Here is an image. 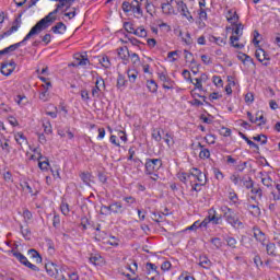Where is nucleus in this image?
I'll list each match as a JSON object with an SVG mask.
<instances>
[{"label": "nucleus", "instance_id": "1", "mask_svg": "<svg viewBox=\"0 0 280 280\" xmlns=\"http://www.w3.org/2000/svg\"><path fill=\"white\" fill-rule=\"evenodd\" d=\"M220 210L223 213L225 222H228L230 226H233V229H242V226H244V223L240 220L238 212H235V210L229 208V206H222Z\"/></svg>", "mask_w": 280, "mask_h": 280}, {"label": "nucleus", "instance_id": "2", "mask_svg": "<svg viewBox=\"0 0 280 280\" xmlns=\"http://www.w3.org/2000/svg\"><path fill=\"white\" fill-rule=\"evenodd\" d=\"M54 21H56V15H54V13L50 12L48 15H46L44 19L39 20L31 28V31L27 33L26 38H32V36H38V34H40V32H43L44 30H47V27H49V25H51V23H54Z\"/></svg>", "mask_w": 280, "mask_h": 280}, {"label": "nucleus", "instance_id": "3", "mask_svg": "<svg viewBox=\"0 0 280 280\" xmlns=\"http://www.w3.org/2000/svg\"><path fill=\"white\" fill-rule=\"evenodd\" d=\"M163 167L162 159H147L144 164V174H154Z\"/></svg>", "mask_w": 280, "mask_h": 280}, {"label": "nucleus", "instance_id": "4", "mask_svg": "<svg viewBox=\"0 0 280 280\" xmlns=\"http://www.w3.org/2000/svg\"><path fill=\"white\" fill-rule=\"evenodd\" d=\"M234 28H233V34L230 37V43L232 45V47H235V49H244L243 44H235V42L240 40V36H242V34H244V25L242 23L238 24H234Z\"/></svg>", "mask_w": 280, "mask_h": 280}, {"label": "nucleus", "instance_id": "5", "mask_svg": "<svg viewBox=\"0 0 280 280\" xmlns=\"http://www.w3.org/2000/svg\"><path fill=\"white\" fill-rule=\"evenodd\" d=\"M175 3L177 5V11L179 14H182L189 23H194V16L191 15V12H189V8L187 7V3L183 0H175Z\"/></svg>", "mask_w": 280, "mask_h": 280}, {"label": "nucleus", "instance_id": "6", "mask_svg": "<svg viewBox=\"0 0 280 280\" xmlns=\"http://www.w3.org/2000/svg\"><path fill=\"white\" fill-rule=\"evenodd\" d=\"M97 75V72H95ZM102 89H106V83L102 77H96L95 86L92 88V96L100 97V93H102Z\"/></svg>", "mask_w": 280, "mask_h": 280}, {"label": "nucleus", "instance_id": "7", "mask_svg": "<svg viewBox=\"0 0 280 280\" xmlns=\"http://www.w3.org/2000/svg\"><path fill=\"white\" fill-rule=\"evenodd\" d=\"M158 75L159 80L163 82V89H166L167 91L174 90V84L176 83L165 72H159Z\"/></svg>", "mask_w": 280, "mask_h": 280}, {"label": "nucleus", "instance_id": "8", "mask_svg": "<svg viewBox=\"0 0 280 280\" xmlns=\"http://www.w3.org/2000/svg\"><path fill=\"white\" fill-rule=\"evenodd\" d=\"M16 69V62L14 60H11L9 63L3 62L1 63V73L2 75H12L14 73V70Z\"/></svg>", "mask_w": 280, "mask_h": 280}, {"label": "nucleus", "instance_id": "9", "mask_svg": "<svg viewBox=\"0 0 280 280\" xmlns=\"http://www.w3.org/2000/svg\"><path fill=\"white\" fill-rule=\"evenodd\" d=\"M19 27H21V14L19 15V18L15 19L14 25L11 28H9L7 32L0 34V40H3V38H5L8 36H12V33L18 32Z\"/></svg>", "mask_w": 280, "mask_h": 280}, {"label": "nucleus", "instance_id": "10", "mask_svg": "<svg viewBox=\"0 0 280 280\" xmlns=\"http://www.w3.org/2000/svg\"><path fill=\"white\" fill-rule=\"evenodd\" d=\"M38 167L42 170V172H47L49 170V160L45 156H43L42 153H38Z\"/></svg>", "mask_w": 280, "mask_h": 280}, {"label": "nucleus", "instance_id": "11", "mask_svg": "<svg viewBox=\"0 0 280 280\" xmlns=\"http://www.w3.org/2000/svg\"><path fill=\"white\" fill-rule=\"evenodd\" d=\"M208 218H209V221L212 222V224H221L222 223V214H220L218 217V212L213 208H211L209 210Z\"/></svg>", "mask_w": 280, "mask_h": 280}, {"label": "nucleus", "instance_id": "12", "mask_svg": "<svg viewBox=\"0 0 280 280\" xmlns=\"http://www.w3.org/2000/svg\"><path fill=\"white\" fill-rule=\"evenodd\" d=\"M131 12L135 13L136 19H141L143 16V10L141 9V4L137 0H133L131 2Z\"/></svg>", "mask_w": 280, "mask_h": 280}, {"label": "nucleus", "instance_id": "13", "mask_svg": "<svg viewBox=\"0 0 280 280\" xmlns=\"http://www.w3.org/2000/svg\"><path fill=\"white\" fill-rule=\"evenodd\" d=\"M162 13L166 16H172V14H176V10H174V7L172 5V2H163L161 4Z\"/></svg>", "mask_w": 280, "mask_h": 280}, {"label": "nucleus", "instance_id": "14", "mask_svg": "<svg viewBox=\"0 0 280 280\" xmlns=\"http://www.w3.org/2000/svg\"><path fill=\"white\" fill-rule=\"evenodd\" d=\"M89 261L90 264H93V266H104V257L100 254H91Z\"/></svg>", "mask_w": 280, "mask_h": 280}, {"label": "nucleus", "instance_id": "15", "mask_svg": "<svg viewBox=\"0 0 280 280\" xmlns=\"http://www.w3.org/2000/svg\"><path fill=\"white\" fill-rule=\"evenodd\" d=\"M74 58L78 61V63H72V67H86V65H90L91 62L89 58L80 54L74 55Z\"/></svg>", "mask_w": 280, "mask_h": 280}, {"label": "nucleus", "instance_id": "16", "mask_svg": "<svg viewBox=\"0 0 280 280\" xmlns=\"http://www.w3.org/2000/svg\"><path fill=\"white\" fill-rule=\"evenodd\" d=\"M255 56L258 60V62H264V60H270V55L266 52L261 47L258 46V49H256Z\"/></svg>", "mask_w": 280, "mask_h": 280}, {"label": "nucleus", "instance_id": "17", "mask_svg": "<svg viewBox=\"0 0 280 280\" xmlns=\"http://www.w3.org/2000/svg\"><path fill=\"white\" fill-rule=\"evenodd\" d=\"M27 40H30V38H27V35L23 38L22 42L15 43L13 45H10L9 47L4 48V52L5 54H10L12 51H16V49H19V47H21V45H25V43H27Z\"/></svg>", "mask_w": 280, "mask_h": 280}, {"label": "nucleus", "instance_id": "18", "mask_svg": "<svg viewBox=\"0 0 280 280\" xmlns=\"http://www.w3.org/2000/svg\"><path fill=\"white\" fill-rule=\"evenodd\" d=\"M247 211H249L253 218H259L261 215V209L257 205L248 203Z\"/></svg>", "mask_w": 280, "mask_h": 280}, {"label": "nucleus", "instance_id": "19", "mask_svg": "<svg viewBox=\"0 0 280 280\" xmlns=\"http://www.w3.org/2000/svg\"><path fill=\"white\" fill-rule=\"evenodd\" d=\"M226 19L231 25H238L237 21H240V15H237V12L233 11V9L228 11Z\"/></svg>", "mask_w": 280, "mask_h": 280}, {"label": "nucleus", "instance_id": "20", "mask_svg": "<svg viewBox=\"0 0 280 280\" xmlns=\"http://www.w3.org/2000/svg\"><path fill=\"white\" fill-rule=\"evenodd\" d=\"M199 266H201V268H205L206 270H209L211 266H213V262H211V259H209L207 255H203L199 257Z\"/></svg>", "mask_w": 280, "mask_h": 280}, {"label": "nucleus", "instance_id": "21", "mask_svg": "<svg viewBox=\"0 0 280 280\" xmlns=\"http://www.w3.org/2000/svg\"><path fill=\"white\" fill-rule=\"evenodd\" d=\"M254 237L257 242H266V234L259 229V226H254Z\"/></svg>", "mask_w": 280, "mask_h": 280}, {"label": "nucleus", "instance_id": "22", "mask_svg": "<svg viewBox=\"0 0 280 280\" xmlns=\"http://www.w3.org/2000/svg\"><path fill=\"white\" fill-rule=\"evenodd\" d=\"M27 254L31 257V259H35L36 264L43 262V257H40V254L38 253V250L32 248V249H28Z\"/></svg>", "mask_w": 280, "mask_h": 280}, {"label": "nucleus", "instance_id": "23", "mask_svg": "<svg viewBox=\"0 0 280 280\" xmlns=\"http://www.w3.org/2000/svg\"><path fill=\"white\" fill-rule=\"evenodd\" d=\"M117 51H118V56L121 60H128V58H130V50H128V48L126 46L119 47L117 49Z\"/></svg>", "mask_w": 280, "mask_h": 280}, {"label": "nucleus", "instance_id": "24", "mask_svg": "<svg viewBox=\"0 0 280 280\" xmlns=\"http://www.w3.org/2000/svg\"><path fill=\"white\" fill-rule=\"evenodd\" d=\"M51 32H54V34H63V32H67V25H65L62 22H59L51 27Z\"/></svg>", "mask_w": 280, "mask_h": 280}, {"label": "nucleus", "instance_id": "25", "mask_svg": "<svg viewBox=\"0 0 280 280\" xmlns=\"http://www.w3.org/2000/svg\"><path fill=\"white\" fill-rule=\"evenodd\" d=\"M112 213H124V206L121 205V201L112 202Z\"/></svg>", "mask_w": 280, "mask_h": 280}, {"label": "nucleus", "instance_id": "26", "mask_svg": "<svg viewBox=\"0 0 280 280\" xmlns=\"http://www.w3.org/2000/svg\"><path fill=\"white\" fill-rule=\"evenodd\" d=\"M14 137L16 143L21 145V148H23V145H27V138H25V135H23V132H18Z\"/></svg>", "mask_w": 280, "mask_h": 280}, {"label": "nucleus", "instance_id": "27", "mask_svg": "<svg viewBox=\"0 0 280 280\" xmlns=\"http://www.w3.org/2000/svg\"><path fill=\"white\" fill-rule=\"evenodd\" d=\"M13 253V257H15V259H18V261H20V264H22V266H26V264L30 261L27 260V257H25V255H23L21 252H12Z\"/></svg>", "mask_w": 280, "mask_h": 280}, {"label": "nucleus", "instance_id": "28", "mask_svg": "<svg viewBox=\"0 0 280 280\" xmlns=\"http://www.w3.org/2000/svg\"><path fill=\"white\" fill-rule=\"evenodd\" d=\"M147 275H151V272H153L155 275V277H159L160 272H159V267L152 262H147Z\"/></svg>", "mask_w": 280, "mask_h": 280}, {"label": "nucleus", "instance_id": "29", "mask_svg": "<svg viewBox=\"0 0 280 280\" xmlns=\"http://www.w3.org/2000/svg\"><path fill=\"white\" fill-rule=\"evenodd\" d=\"M45 269L49 277H54L56 275V270L58 269V265L50 262L45 266Z\"/></svg>", "mask_w": 280, "mask_h": 280}, {"label": "nucleus", "instance_id": "30", "mask_svg": "<svg viewBox=\"0 0 280 280\" xmlns=\"http://www.w3.org/2000/svg\"><path fill=\"white\" fill-rule=\"evenodd\" d=\"M147 89H149L150 93H156L159 91V84L154 80H149L147 81Z\"/></svg>", "mask_w": 280, "mask_h": 280}, {"label": "nucleus", "instance_id": "31", "mask_svg": "<svg viewBox=\"0 0 280 280\" xmlns=\"http://www.w3.org/2000/svg\"><path fill=\"white\" fill-rule=\"evenodd\" d=\"M127 75H128L129 82H131V84H135V82H137V78L139 75V72L135 69L128 70Z\"/></svg>", "mask_w": 280, "mask_h": 280}, {"label": "nucleus", "instance_id": "32", "mask_svg": "<svg viewBox=\"0 0 280 280\" xmlns=\"http://www.w3.org/2000/svg\"><path fill=\"white\" fill-rule=\"evenodd\" d=\"M198 147L201 149L200 153H199V159H209V156H211V152L209 151V149H205V147L199 142Z\"/></svg>", "mask_w": 280, "mask_h": 280}, {"label": "nucleus", "instance_id": "33", "mask_svg": "<svg viewBox=\"0 0 280 280\" xmlns=\"http://www.w3.org/2000/svg\"><path fill=\"white\" fill-rule=\"evenodd\" d=\"M66 275H67V271L62 270V268L60 267H57V270L52 276V278L57 280H65Z\"/></svg>", "mask_w": 280, "mask_h": 280}, {"label": "nucleus", "instance_id": "34", "mask_svg": "<svg viewBox=\"0 0 280 280\" xmlns=\"http://www.w3.org/2000/svg\"><path fill=\"white\" fill-rule=\"evenodd\" d=\"M241 182L247 189H253V187H255V182H253L252 177H247V179L246 177H242Z\"/></svg>", "mask_w": 280, "mask_h": 280}, {"label": "nucleus", "instance_id": "35", "mask_svg": "<svg viewBox=\"0 0 280 280\" xmlns=\"http://www.w3.org/2000/svg\"><path fill=\"white\" fill-rule=\"evenodd\" d=\"M80 178L85 185L91 187V178H93V175H91V173H81Z\"/></svg>", "mask_w": 280, "mask_h": 280}, {"label": "nucleus", "instance_id": "36", "mask_svg": "<svg viewBox=\"0 0 280 280\" xmlns=\"http://www.w3.org/2000/svg\"><path fill=\"white\" fill-rule=\"evenodd\" d=\"M100 63L102 65V67H104V69H110V67H112L110 58H108V56H106V55H104L100 59Z\"/></svg>", "mask_w": 280, "mask_h": 280}, {"label": "nucleus", "instance_id": "37", "mask_svg": "<svg viewBox=\"0 0 280 280\" xmlns=\"http://www.w3.org/2000/svg\"><path fill=\"white\" fill-rule=\"evenodd\" d=\"M224 241L226 242V245L230 247V248H237V240H235V237L233 236H226L224 238Z\"/></svg>", "mask_w": 280, "mask_h": 280}, {"label": "nucleus", "instance_id": "38", "mask_svg": "<svg viewBox=\"0 0 280 280\" xmlns=\"http://www.w3.org/2000/svg\"><path fill=\"white\" fill-rule=\"evenodd\" d=\"M210 243L214 246L215 250H220V248L223 246L222 240L220 237H212Z\"/></svg>", "mask_w": 280, "mask_h": 280}, {"label": "nucleus", "instance_id": "39", "mask_svg": "<svg viewBox=\"0 0 280 280\" xmlns=\"http://www.w3.org/2000/svg\"><path fill=\"white\" fill-rule=\"evenodd\" d=\"M135 36H139L140 38H145L148 36V31L143 28V26H140L133 31Z\"/></svg>", "mask_w": 280, "mask_h": 280}, {"label": "nucleus", "instance_id": "40", "mask_svg": "<svg viewBox=\"0 0 280 280\" xmlns=\"http://www.w3.org/2000/svg\"><path fill=\"white\" fill-rule=\"evenodd\" d=\"M113 213V203L101 207V215H110Z\"/></svg>", "mask_w": 280, "mask_h": 280}, {"label": "nucleus", "instance_id": "41", "mask_svg": "<svg viewBox=\"0 0 280 280\" xmlns=\"http://www.w3.org/2000/svg\"><path fill=\"white\" fill-rule=\"evenodd\" d=\"M177 178L180 180V183L186 184L187 180H189V178H191V174L182 172V173L177 174Z\"/></svg>", "mask_w": 280, "mask_h": 280}, {"label": "nucleus", "instance_id": "42", "mask_svg": "<svg viewBox=\"0 0 280 280\" xmlns=\"http://www.w3.org/2000/svg\"><path fill=\"white\" fill-rule=\"evenodd\" d=\"M253 141H260L261 145H266V143H268V137H266V135H258V136H254Z\"/></svg>", "mask_w": 280, "mask_h": 280}, {"label": "nucleus", "instance_id": "43", "mask_svg": "<svg viewBox=\"0 0 280 280\" xmlns=\"http://www.w3.org/2000/svg\"><path fill=\"white\" fill-rule=\"evenodd\" d=\"M255 118H256V124H257L258 121H260V124H258V126H264V125H266V118L264 117V113H262V112H257Z\"/></svg>", "mask_w": 280, "mask_h": 280}, {"label": "nucleus", "instance_id": "44", "mask_svg": "<svg viewBox=\"0 0 280 280\" xmlns=\"http://www.w3.org/2000/svg\"><path fill=\"white\" fill-rule=\"evenodd\" d=\"M60 209H61V213L63 215H69L71 209L69 208V203L62 201L61 205H60Z\"/></svg>", "mask_w": 280, "mask_h": 280}, {"label": "nucleus", "instance_id": "45", "mask_svg": "<svg viewBox=\"0 0 280 280\" xmlns=\"http://www.w3.org/2000/svg\"><path fill=\"white\" fill-rule=\"evenodd\" d=\"M152 139H154V141H158V143L161 142L163 140V137L161 136V130L153 129Z\"/></svg>", "mask_w": 280, "mask_h": 280}, {"label": "nucleus", "instance_id": "46", "mask_svg": "<svg viewBox=\"0 0 280 280\" xmlns=\"http://www.w3.org/2000/svg\"><path fill=\"white\" fill-rule=\"evenodd\" d=\"M121 86H126V77L124 74L119 73L117 78V88L121 89Z\"/></svg>", "mask_w": 280, "mask_h": 280}, {"label": "nucleus", "instance_id": "47", "mask_svg": "<svg viewBox=\"0 0 280 280\" xmlns=\"http://www.w3.org/2000/svg\"><path fill=\"white\" fill-rule=\"evenodd\" d=\"M184 54H185L186 62H191V65H194L196 62V59H194V54H191L188 50H184Z\"/></svg>", "mask_w": 280, "mask_h": 280}, {"label": "nucleus", "instance_id": "48", "mask_svg": "<svg viewBox=\"0 0 280 280\" xmlns=\"http://www.w3.org/2000/svg\"><path fill=\"white\" fill-rule=\"evenodd\" d=\"M261 183H262V185H265V187H272V183H275V182L272 180V178L270 176H267V177L261 178Z\"/></svg>", "mask_w": 280, "mask_h": 280}, {"label": "nucleus", "instance_id": "49", "mask_svg": "<svg viewBox=\"0 0 280 280\" xmlns=\"http://www.w3.org/2000/svg\"><path fill=\"white\" fill-rule=\"evenodd\" d=\"M124 28H125L126 32H128L129 34H133V32H135V26L132 25L131 22H125V23H124Z\"/></svg>", "mask_w": 280, "mask_h": 280}, {"label": "nucleus", "instance_id": "50", "mask_svg": "<svg viewBox=\"0 0 280 280\" xmlns=\"http://www.w3.org/2000/svg\"><path fill=\"white\" fill-rule=\"evenodd\" d=\"M122 12H132V3L128 1L122 2Z\"/></svg>", "mask_w": 280, "mask_h": 280}, {"label": "nucleus", "instance_id": "51", "mask_svg": "<svg viewBox=\"0 0 280 280\" xmlns=\"http://www.w3.org/2000/svg\"><path fill=\"white\" fill-rule=\"evenodd\" d=\"M230 180H232L234 185H240V180H242V178L240 177V174L234 173L230 176Z\"/></svg>", "mask_w": 280, "mask_h": 280}, {"label": "nucleus", "instance_id": "52", "mask_svg": "<svg viewBox=\"0 0 280 280\" xmlns=\"http://www.w3.org/2000/svg\"><path fill=\"white\" fill-rule=\"evenodd\" d=\"M63 280H78V273L75 272H66Z\"/></svg>", "mask_w": 280, "mask_h": 280}, {"label": "nucleus", "instance_id": "53", "mask_svg": "<svg viewBox=\"0 0 280 280\" xmlns=\"http://www.w3.org/2000/svg\"><path fill=\"white\" fill-rule=\"evenodd\" d=\"M52 226L55 229H58L60 226V215L59 214H54Z\"/></svg>", "mask_w": 280, "mask_h": 280}, {"label": "nucleus", "instance_id": "54", "mask_svg": "<svg viewBox=\"0 0 280 280\" xmlns=\"http://www.w3.org/2000/svg\"><path fill=\"white\" fill-rule=\"evenodd\" d=\"M188 174H190V176H194V178H197L198 176H202V171L194 167L191 168V172Z\"/></svg>", "mask_w": 280, "mask_h": 280}, {"label": "nucleus", "instance_id": "55", "mask_svg": "<svg viewBox=\"0 0 280 280\" xmlns=\"http://www.w3.org/2000/svg\"><path fill=\"white\" fill-rule=\"evenodd\" d=\"M207 182H205L203 184H191V191H202V186L206 185Z\"/></svg>", "mask_w": 280, "mask_h": 280}, {"label": "nucleus", "instance_id": "56", "mask_svg": "<svg viewBox=\"0 0 280 280\" xmlns=\"http://www.w3.org/2000/svg\"><path fill=\"white\" fill-rule=\"evenodd\" d=\"M229 200H231V202H233V205H237V194H235V191H231L229 192Z\"/></svg>", "mask_w": 280, "mask_h": 280}, {"label": "nucleus", "instance_id": "57", "mask_svg": "<svg viewBox=\"0 0 280 280\" xmlns=\"http://www.w3.org/2000/svg\"><path fill=\"white\" fill-rule=\"evenodd\" d=\"M81 98L83 100V102H89L91 100V96L89 95L86 89L81 90Z\"/></svg>", "mask_w": 280, "mask_h": 280}, {"label": "nucleus", "instance_id": "58", "mask_svg": "<svg viewBox=\"0 0 280 280\" xmlns=\"http://www.w3.org/2000/svg\"><path fill=\"white\" fill-rule=\"evenodd\" d=\"M219 132H220V135H222V137H231V129L230 128L222 127Z\"/></svg>", "mask_w": 280, "mask_h": 280}, {"label": "nucleus", "instance_id": "59", "mask_svg": "<svg viewBox=\"0 0 280 280\" xmlns=\"http://www.w3.org/2000/svg\"><path fill=\"white\" fill-rule=\"evenodd\" d=\"M201 61L203 65H213V60L207 55H201Z\"/></svg>", "mask_w": 280, "mask_h": 280}, {"label": "nucleus", "instance_id": "60", "mask_svg": "<svg viewBox=\"0 0 280 280\" xmlns=\"http://www.w3.org/2000/svg\"><path fill=\"white\" fill-rule=\"evenodd\" d=\"M192 84L195 89H198V91H203L202 81H200L198 78L195 79V82L192 81Z\"/></svg>", "mask_w": 280, "mask_h": 280}, {"label": "nucleus", "instance_id": "61", "mask_svg": "<svg viewBox=\"0 0 280 280\" xmlns=\"http://www.w3.org/2000/svg\"><path fill=\"white\" fill-rule=\"evenodd\" d=\"M266 248H267L268 255H275V249H276L275 243L267 244Z\"/></svg>", "mask_w": 280, "mask_h": 280}, {"label": "nucleus", "instance_id": "62", "mask_svg": "<svg viewBox=\"0 0 280 280\" xmlns=\"http://www.w3.org/2000/svg\"><path fill=\"white\" fill-rule=\"evenodd\" d=\"M247 165H248V162H243V163L236 165V166H235V170H236V172L242 173V172H244V170L247 167Z\"/></svg>", "mask_w": 280, "mask_h": 280}, {"label": "nucleus", "instance_id": "63", "mask_svg": "<svg viewBox=\"0 0 280 280\" xmlns=\"http://www.w3.org/2000/svg\"><path fill=\"white\" fill-rule=\"evenodd\" d=\"M198 16L200 21H207V11L205 9H199Z\"/></svg>", "mask_w": 280, "mask_h": 280}, {"label": "nucleus", "instance_id": "64", "mask_svg": "<svg viewBox=\"0 0 280 280\" xmlns=\"http://www.w3.org/2000/svg\"><path fill=\"white\" fill-rule=\"evenodd\" d=\"M276 189L278 191V194L271 192L273 196V200H280V184H276Z\"/></svg>", "mask_w": 280, "mask_h": 280}]
</instances>
